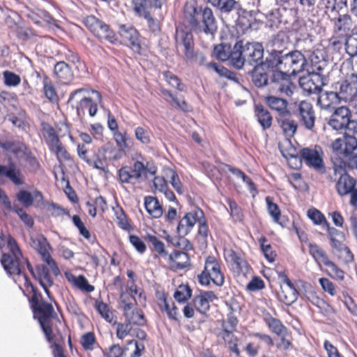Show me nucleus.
Listing matches in <instances>:
<instances>
[{"instance_id": "c756f323", "label": "nucleus", "mask_w": 357, "mask_h": 357, "mask_svg": "<svg viewBox=\"0 0 357 357\" xmlns=\"http://www.w3.org/2000/svg\"><path fill=\"white\" fill-rule=\"evenodd\" d=\"M235 331L222 330L217 333V336L227 344L229 349L236 356H240V350L238 348V338L234 334Z\"/></svg>"}, {"instance_id": "79ce46f5", "label": "nucleus", "mask_w": 357, "mask_h": 357, "mask_svg": "<svg viewBox=\"0 0 357 357\" xmlns=\"http://www.w3.org/2000/svg\"><path fill=\"white\" fill-rule=\"evenodd\" d=\"M211 3L216 7L222 13L226 14L238 10L240 7V3L236 0H214Z\"/></svg>"}, {"instance_id": "bb28decb", "label": "nucleus", "mask_w": 357, "mask_h": 357, "mask_svg": "<svg viewBox=\"0 0 357 357\" xmlns=\"http://www.w3.org/2000/svg\"><path fill=\"white\" fill-rule=\"evenodd\" d=\"M317 7L326 14L339 13L340 10L347 8V0H319Z\"/></svg>"}, {"instance_id": "a19ab883", "label": "nucleus", "mask_w": 357, "mask_h": 357, "mask_svg": "<svg viewBox=\"0 0 357 357\" xmlns=\"http://www.w3.org/2000/svg\"><path fill=\"white\" fill-rule=\"evenodd\" d=\"M169 260L177 268L183 269L190 264L188 254L183 251L176 250L169 255Z\"/></svg>"}, {"instance_id": "09e8293b", "label": "nucleus", "mask_w": 357, "mask_h": 357, "mask_svg": "<svg viewBox=\"0 0 357 357\" xmlns=\"http://www.w3.org/2000/svg\"><path fill=\"white\" fill-rule=\"evenodd\" d=\"M145 239L151 244L152 249L159 255L161 257H165L167 255L165 244L155 235L148 234L146 236Z\"/></svg>"}, {"instance_id": "c03bdc74", "label": "nucleus", "mask_w": 357, "mask_h": 357, "mask_svg": "<svg viewBox=\"0 0 357 357\" xmlns=\"http://www.w3.org/2000/svg\"><path fill=\"white\" fill-rule=\"evenodd\" d=\"M262 66L254 67L252 73V80L254 84L257 87H262L269 84V75L261 70Z\"/></svg>"}, {"instance_id": "393cba45", "label": "nucleus", "mask_w": 357, "mask_h": 357, "mask_svg": "<svg viewBox=\"0 0 357 357\" xmlns=\"http://www.w3.org/2000/svg\"><path fill=\"white\" fill-rule=\"evenodd\" d=\"M35 278L38 280L46 294L50 298V292L48 288L53 285L54 280L46 265H40L36 267V278Z\"/></svg>"}, {"instance_id": "dca6fc26", "label": "nucleus", "mask_w": 357, "mask_h": 357, "mask_svg": "<svg viewBox=\"0 0 357 357\" xmlns=\"http://www.w3.org/2000/svg\"><path fill=\"white\" fill-rule=\"evenodd\" d=\"M119 34L125 43L135 52L139 53L141 50V45L139 39V33L136 29L132 26L126 24L121 25L119 27Z\"/></svg>"}, {"instance_id": "cd10ccee", "label": "nucleus", "mask_w": 357, "mask_h": 357, "mask_svg": "<svg viewBox=\"0 0 357 357\" xmlns=\"http://www.w3.org/2000/svg\"><path fill=\"white\" fill-rule=\"evenodd\" d=\"M126 306L123 312L126 320L132 325L144 326L146 320L142 310L136 307L130 310L129 305Z\"/></svg>"}, {"instance_id": "5701e85b", "label": "nucleus", "mask_w": 357, "mask_h": 357, "mask_svg": "<svg viewBox=\"0 0 357 357\" xmlns=\"http://www.w3.org/2000/svg\"><path fill=\"white\" fill-rule=\"evenodd\" d=\"M357 181L348 173L339 177L336 182L335 189L337 194L344 197L349 195L356 185Z\"/></svg>"}, {"instance_id": "6e6d98bb", "label": "nucleus", "mask_w": 357, "mask_h": 357, "mask_svg": "<svg viewBox=\"0 0 357 357\" xmlns=\"http://www.w3.org/2000/svg\"><path fill=\"white\" fill-rule=\"evenodd\" d=\"M344 144L345 147L341 155H342V158H344L349 155L354 153V151L357 149V139L352 135H344Z\"/></svg>"}, {"instance_id": "9d476101", "label": "nucleus", "mask_w": 357, "mask_h": 357, "mask_svg": "<svg viewBox=\"0 0 357 357\" xmlns=\"http://www.w3.org/2000/svg\"><path fill=\"white\" fill-rule=\"evenodd\" d=\"M285 47L280 43L278 38H275L273 40L272 48L268 50V53L265 61H264L263 66L267 68H278L281 70L282 66L283 58L284 54Z\"/></svg>"}, {"instance_id": "f3484780", "label": "nucleus", "mask_w": 357, "mask_h": 357, "mask_svg": "<svg viewBox=\"0 0 357 357\" xmlns=\"http://www.w3.org/2000/svg\"><path fill=\"white\" fill-rule=\"evenodd\" d=\"M204 271L208 273L213 278L212 282L217 286L224 284L225 278L220 271V266L216 259L213 256H208L205 261Z\"/></svg>"}, {"instance_id": "f704fd0d", "label": "nucleus", "mask_w": 357, "mask_h": 357, "mask_svg": "<svg viewBox=\"0 0 357 357\" xmlns=\"http://www.w3.org/2000/svg\"><path fill=\"white\" fill-rule=\"evenodd\" d=\"M309 253L314 261L320 266L324 264L326 266L331 264V261L326 252L319 245L316 243H310L308 244Z\"/></svg>"}, {"instance_id": "4468645a", "label": "nucleus", "mask_w": 357, "mask_h": 357, "mask_svg": "<svg viewBox=\"0 0 357 357\" xmlns=\"http://www.w3.org/2000/svg\"><path fill=\"white\" fill-rule=\"evenodd\" d=\"M354 23L350 15H339L333 19V31L339 37H347L353 33Z\"/></svg>"}, {"instance_id": "774afa93", "label": "nucleus", "mask_w": 357, "mask_h": 357, "mask_svg": "<svg viewBox=\"0 0 357 357\" xmlns=\"http://www.w3.org/2000/svg\"><path fill=\"white\" fill-rule=\"evenodd\" d=\"M238 323L237 317L233 312H230L227 314V319L222 321V330L236 331Z\"/></svg>"}, {"instance_id": "338daca9", "label": "nucleus", "mask_w": 357, "mask_h": 357, "mask_svg": "<svg viewBox=\"0 0 357 357\" xmlns=\"http://www.w3.org/2000/svg\"><path fill=\"white\" fill-rule=\"evenodd\" d=\"M3 75L4 84L7 86L15 87L21 82L20 77L11 71L6 70L3 73Z\"/></svg>"}, {"instance_id": "1a4fd4ad", "label": "nucleus", "mask_w": 357, "mask_h": 357, "mask_svg": "<svg viewBox=\"0 0 357 357\" xmlns=\"http://www.w3.org/2000/svg\"><path fill=\"white\" fill-rule=\"evenodd\" d=\"M305 56L301 51L287 52L285 50L281 70L288 73L289 75H295L302 72L307 63Z\"/></svg>"}, {"instance_id": "a18cd8bd", "label": "nucleus", "mask_w": 357, "mask_h": 357, "mask_svg": "<svg viewBox=\"0 0 357 357\" xmlns=\"http://www.w3.org/2000/svg\"><path fill=\"white\" fill-rule=\"evenodd\" d=\"M264 319L271 332L276 335H281L286 331V327L281 321L273 317L269 313L264 317Z\"/></svg>"}, {"instance_id": "3c124183", "label": "nucleus", "mask_w": 357, "mask_h": 357, "mask_svg": "<svg viewBox=\"0 0 357 357\" xmlns=\"http://www.w3.org/2000/svg\"><path fill=\"white\" fill-rule=\"evenodd\" d=\"M96 310L101 315L102 318L109 323H112L114 321V315L112 311L110 310L109 306L102 301H96L95 305Z\"/></svg>"}, {"instance_id": "de8ad7c7", "label": "nucleus", "mask_w": 357, "mask_h": 357, "mask_svg": "<svg viewBox=\"0 0 357 357\" xmlns=\"http://www.w3.org/2000/svg\"><path fill=\"white\" fill-rule=\"evenodd\" d=\"M196 216L197 218V222L198 223V234L202 238L203 242L206 243L209 230L203 211L198 209Z\"/></svg>"}, {"instance_id": "ea45409f", "label": "nucleus", "mask_w": 357, "mask_h": 357, "mask_svg": "<svg viewBox=\"0 0 357 357\" xmlns=\"http://www.w3.org/2000/svg\"><path fill=\"white\" fill-rule=\"evenodd\" d=\"M280 291L278 292V298L287 305H291L294 303L298 296V292L296 288L283 287L280 286Z\"/></svg>"}, {"instance_id": "ddd939ff", "label": "nucleus", "mask_w": 357, "mask_h": 357, "mask_svg": "<svg viewBox=\"0 0 357 357\" xmlns=\"http://www.w3.org/2000/svg\"><path fill=\"white\" fill-rule=\"evenodd\" d=\"M324 84L323 77L317 73H309L299 79V85L308 93H319Z\"/></svg>"}, {"instance_id": "6e6552de", "label": "nucleus", "mask_w": 357, "mask_h": 357, "mask_svg": "<svg viewBox=\"0 0 357 357\" xmlns=\"http://www.w3.org/2000/svg\"><path fill=\"white\" fill-rule=\"evenodd\" d=\"M301 161L317 172L324 173L325 165L324 162V153L319 146L313 148H303L300 152Z\"/></svg>"}, {"instance_id": "4d7b16f0", "label": "nucleus", "mask_w": 357, "mask_h": 357, "mask_svg": "<svg viewBox=\"0 0 357 357\" xmlns=\"http://www.w3.org/2000/svg\"><path fill=\"white\" fill-rule=\"evenodd\" d=\"M331 160L333 166L331 168H329L328 170L332 171L337 176H338V178L347 173L345 164L344 163L342 158L337 155L336 157H333Z\"/></svg>"}, {"instance_id": "e433bc0d", "label": "nucleus", "mask_w": 357, "mask_h": 357, "mask_svg": "<svg viewBox=\"0 0 357 357\" xmlns=\"http://www.w3.org/2000/svg\"><path fill=\"white\" fill-rule=\"evenodd\" d=\"M41 130L45 143L49 149L60 142L59 137L54 128L47 122L41 123Z\"/></svg>"}, {"instance_id": "5fc2aeb1", "label": "nucleus", "mask_w": 357, "mask_h": 357, "mask_svg": "<svg viewBox=\"0 0 357 357\" xmlns=\"http://www.w3.org/2000/svg\"><path fill=\"white\" fill-rule=\"evenodd\" d=\"M73 284L82 291L91 293L94 290V287L90 284L84 275L75 276L72 275Z\"/></svg>"}, {"instance_id": "a878e982", "label": "nucleus", "mask_w": 357, "mask_h": 357, "mask_svg": "<svg viewBox=\"0 0 357 357\" xmlns=\"http://www.w3.org/2000/svg\"><path fill=\"white\" fill-rule=\"evenodd\" d=\"M217 22L213 10L208 7L203 8L202 31L206 34H214L217 31Z\"/></svg>"}, {"instance_id": "9b49d317", "label": "nucleus", "mask_w": 357, "mask_h": 357, "mask_svg": "<svg viewBox=\"0 0 357 357\" xmlns=\"http://www.w3.org/2000/svg\"><path fill=\"white\" fill-rule=\"evenodd\" d=\"M176 47L178 50L180 48L184 53L185 56H191V51L194 50L195 43L192 32L182 26H177L175 34Z\"/></svg>"}, {"instance_id": "4c0bfd02", "label": "nucleus", "mask_w": 357, "mask_h": 357, "mask_svg": "<svg viewBox=\"0 0 357 357\" xmlns=\"http://www.w3.org/2000/svg\"><path fill=\"white\" fill-rule=\"evenodd\" d=\"M30 244L31 246L41 256L42 259L50 255L48 250L50 245L46 238L43 236L36 238L31 237Z\"/></svg>"}, {"instance_id": "423d86ee", "label": "nucleus", "mask_w": 357, "mask_h": 357, "mask_svg": "<svg viewBox=\"0 0 357 357\" xmlns=\"http://www.w3.org/2000/svg\"><path fill=\"white\" fill-rule=\"evenodd\" d=\"M84 24L100 40L114 44L117 41L115 33L109 26L93 15H88L83 20Z\"/></svg>"}, {"instance_id": "0eeeda50", "label": "nucleus", "mask_w": 357, "mask_h": 357, "mask_svg": "<svg viewBox=\"0 0 357 357\" xmlns=\"http://www.w3.org/2000/svg\"><path fill=\"white\" fill-rule=\"evenodd\" d=\"M269 78V85L273 93L285 94L287 96L293 93V84L288 73L282 70H273L270 72Z\"/></svg>"}, {"instance_id": "412c9836", "label": "nucleus", "mask_w": 357, "mask_h": 357, "mask_svg": "<svg viewBox=\"0 0 357 357\" xmlns=\"http://www.w3.org/2000/svg\"><path fill=\"white\" fill-rule=\"evenodd\" d=\"M203 8L200 6L195 8L192 5H185L184 15L190 26L195 29H199L202 31Z\"/></svg>"}, {"instance_id": "6ab92c4d", "label": "nucleus", "mask_w": 357, "mask_h": 357, "mask_svg": "<svg viewBox=\"0 0 357 357\" xmlns=\"http://www.w3.org/2000/svg\"><path fill=\"white\" fill-rule=\"evenodd\" d=\"M341 103L340 97L337 91H324L321 90L317 98V105L322 109L328 110L333 109L337 104Z\"/></svg>"}, {"instance_id": "c85d7f7f", "label": "nucleus", "mask_w": 357, "mask_h": 357, "mask_svg": "<svg viewBox=\"0 0 357 357\" xmlns=\"http://www.w3.org/2000/svg\"><path fill=\"white\" fill-rule=\"evenodd\" d=\"M277 121L280 124L284 134L287 137H293L296 132L298 124L296 121L291 119V113L282 114L277 117Z\"/></svg>"}, {"instance_id": "0e129e2a", "label": "nucleus", "mask_w": 357, "mask_h": 357, "mask_svg": "<svg viewBox=\"0 0 357 357\" xmlns=\"http://www.w3.org/2000/svg\"><path fill=\"white\" fill-rule=\"evenodd\" d=\"M24 278L25 280V285H26L27 287L30 286L33 291V295L30 298L29 302L31 309H33L35 307L40 305V303H43L44 301H42L41 294L36 291L34 287L31 284V281L29 280L26 275L24 274Z\"/></svg>"}, {"instance_id": "39448f33", "label": "nucleus", "mask_w": 357, "mask_h": 357, "mask_svg": "<svg viewBox=\"0 0 357 357\" xmlns=\"http://www.w3.org/2000/svg\"><path fill=\"white\" fill-rule=\"evenodd\" d=\"M34 314V319L40 324L41 329L45 335L49 343L53 341V331L52 328V318L54 310L52 304L47 302L40 303V305L32 309Z\"/></svg>"}, {"instance_id": "e2e57ef3", "label": "nucleus", "mask_w": 357, "mask_h": 357, "mask_svg": "<svg viewBox=\"0 0 357 357\" xmlns=\"http://www.w3.org/2000/svg\"><path fill=\"white\" fill-rule=\"evenodd\" d=\"M266 202L269 215L272 217L275 222L280 223L279 219L281 215V212L279 206L278 204L273 202L271 197H266Z\"/></svg>"}, {"instance_id": "49530a36", "label": "nucleus", "mask_w": 357, "mask_h": 357, "mask_svg": "<svg viewBox=\"0 0 357 357\" xmlns=\"http://www.w3.org/2000/svg\"><path fill=\"white\" fill-rule=\"evenodd\" d=\"M206 66L208 69L213 70L219 76L226 77L230 80H234L238 82V80L236 77V74L226 68L222 65H220L217 63L211 62L206 64Z\"/></svg>"}, {"instance_id": "7c9ffc66", "label": "nucleus", "mask_w": 357, "mask_h": 357, "mask_svg": "<svg viewBox=\"0 0 357 357\" xmlns=\"http://www.w3.org/2000/svg\"><path fill=\"white\" fill-rule=\"evenodd\" d=\"M255 114L258 123L264 130L269 129L272 126L273 117L269 111L261 105L255 107Z\"/></svg>"}, {"instance_id": "72a5a7b5", "label": "nucleus", "mask_w": 357, "mask_h": 357, "mask_svg": "<svg viewBox=\"0 0 357 357\" xmlns=\"http://www.w3.org/2000/svg\"><path fill=\"white\" fill-rule=\"evenodd\" d=\"M144 206L147 213L153 218H159L162 215L163 210L156 197L148 196L144 198Z\"/></svg>"}, {"instance_id": "aec40b11", "label": "nucleus", "mask_w": 357, "mask_h": 357, "mask_svg": "<svg viewBox=\"0 0 357 357\" xmlns=\"http://www.w3.org/2000/svg\"><path fill=\"white\" fill-rule=\"evenodd\" d=\"M198 209L199 208H197L193 211L187 213L184 217L178 222L176 227V232L178 236H185L191 231L197 221L196 215L198 213Z\"/></svg>"}, {"instance_id": "473e14b6", "label": "nucleus", "mask_w": 357, "mask_h": 357, "mask_svg": "<svg viewBox=\"0 0 357 357\" xmlns=\"http://www.w3.org/2000/svg\"><path fill=\"white\" fill-rule=\"evenodd\" d=\"M130 167L135 175H136V176L138 178L139 181L142 179L143 176L147 177V174L154 175L157 172V168L149 162H147L146 164H144L141 161L135 160L134 161L132 165Z\"/></svg>"}, {"instance_id": "69168bd1", "label": "nucleus", "mask_w": 357, "mask_h": 357, "mask_svg": "<svg viewBox=\"0 0 357 357\" xmlns=\"http://www.w3.org/2000/svg\"><path fill=\"white\" fill-rule=\"evenodd\" d=\"M135 136L143 144H149L151 142V132L149 128L137 127L135 130Z\"/></svg>"}, {"instance_id": "052dcab7", "label": "nucleus", "mask_w": 357, "mask_h": 357, "mask_svg": "<svg viewBox=\"0 0 357 357\" xmlns=\"http://www.w3.org/2000/svg\"><path fill=\"white\" fill-rule=\"evenodd\" d=\"M345 51L351 56H357V33L346 37Z\"/></svg>"}, {"instance_id": "58836bf2", "label": "nucleus", "mask_w": 357, "mask_h": 357, "mask_svg": "<svg viewBox=\"0 0 357 357\" xmlns=\"http://www.w3.org/2000/svg\"><path fill=\"white\" fill-rule=\"evenodd\" d=\"M158 305L162 311H165L169 319L178 321V308L174 303L172 302V305L169 303L167 299V295L163 294L159 298Z\"/></svg>"}, {"instance_id": "a211bd4d", "label": "nucleus", "mask_w": 357, "mask_h": 357, "mask_svg": "<svg viewBox=\"0 0 357 357\" xmlns=\"http://www.w3.org/2000/svg\"><path fill=\"white\" fill-rule=\"evenodd\" d=\"M240 48L237 46V42L234 44L233 47L229 44L222 43L218 45L214 48V54L216 58L221 61H229L231 65L235 68L234 61V53L237 52V51Z\"/></svg>"}, {"instance_id": "2f4dec72", "label": "nucleus", "mask_w": 357, "mask_h": 357, "mask_svg": "<svg viewBox=\"0 0 357 357\" xmlns=\"http://www.w3.org/2000/svg\"><path fill=\"white\" fill-rule=\"evenodd\" d=\"M0 176L8 178L14 184L20 185L23 184L24 181L21 178L20 170L16 169L14 163H10L8 166L0 165Z\"/></svg>"}, {"instance_id": "4be33fe9", "label": "nucleus", "mask_w": 357, "mask_h": 357, "mask_svg": "<svg viewBox=\"0 0 357 357\" xmlns=\"http://www.w3.org/2000/svg\"><path fill=\"white\" fill-rule=\"evenodd\" d=\"M16 199L25 208L32 206L33 202L38 204H40L43 202L42 193L37 190L32 193L26 190H20L16 194Z\"/></svg>"}, {"instance_id": "bf43d9fd", "label": "nucleus", "mask_w": 357, "mask_h": 357, "mask_svg": "<svg viewBox=\"0 0 357 357\" xmlns=\"http://www.w3.org/2000/svg\"><path fill=\"white\" fill-rule=\"evenodd\" d=\"M259 242L260 243L261 250L266 259L270 262L274 261L276 257V254L273 250L271 244L266 243V238L264 236L261 237L259 239Z\"/></svg>"}, {"instance_id": "f257e3e1", "label": "nucleus", "mask_w": 357, "mask_h": 357, "mask_svg": "<svg viewBox=\"0 0 357 357\" xmlns=\"http://www.w3.org/2000/svg\"><path fill=\"white\" fill-rule=\"evenodd\" d=\"M7 242L9 253H3L1 258V264L6 273L9 275H20L22 273V253L17 241L11 236H6L0 234V248Z\"/></svg>"}, {"instance_id": "c9c22d12", "label": "nucleus", "mask_w": 357, "mask_h": 357, "mask_svg": "<svg viewBox=\"0 0 357 357\" xmlns=\"http://www.w3.org/2000/svg\"><path fill=\"white\" fill-rule=\"evenodd\" d=\"M266 102L270 108L278 112V116L289 114V111L287 109L288 102L284 98L269 96L266 98Z\"/></svg>"}, {"instance_id": "f03ea898", "label": "nucleus", "mask_w": 357, "mask_h": 357, "mask_svg": "<svg viewBox=\"0 0 357 357\" xmlns=\"http://www.w3.org/2000/svg\"><path fill=\"white\" fill-rule=\"evenodd\" d=\"M237 46L240 48L237 52L234 53V60L235 68L241 69L245 63L250 66H262L264 63V49L260 43H243L242 40L237 41Z\"/></svg>"}, {"instance_id": "b1692460", "label": "nucleus", "mask_w": 357, "mask_h": 357, "mask_svg": "<svg viewBox=\"0 0 357 357\" xmlns=\"http://www.w3.org/2000/svg\"><path fill=\"white\" fill-rule=\"evenodd\" d=\"M54 74L62 84H69L73 79L71 68L64 61L57 62L54 65Z\"/></svg>"}, {"instance_id": "864d4df0", "label": "nucleus", "mask_w": 357, "mask_h": 357, "mask_svg": "<svg viewBox=\"0 0 357 357\" xmlns=\"http://www.w3.org/2000/svg\"><path fill=\"white\" fill-rule=\"evenodd\" d=\"M294 29L296 33V38L297 43L312 38L310 33V29L305 23L298 22L294 24Z\"/></svg>"}, {"instance_id": "7ed1b4c3", "label": "nucleus", "mask_w": 357, "mask_h": 357, "mask_svg": "<svg viewBox=\"0 0 357 357\" xmlns=\"http://www.w3.org/2000/svg\"><path fill=\"white\" fill-rule=\"evenodd\" d=\"M88 89L80 88L70 93L68 103L72 108L76 110L79 118L82 119L85 116V111L88 109L90 116H94L98 111L97 103L91 98L86 96Z\"/></svg>"}, {"instance_id": "680f3d73", "label": "nucleus", "mask_w": 357, "mask_h": 357, "mask_svg": "<svg viewBox=\"0 0 357 357\" xmlns=\"http://www.w3.org/2000/svg\"><path fill=\"white\" fill-rule=\"evenodd\" d=\"M193 305L201 314L206 313L210 308V304L205 298L199 293L193 298Z\"/></svg>"}, {"instance_id": "f8f14e48", "label": "nucleus", "mask_w": 357, "mask_h": 357, "mask_svg": "<svg viewBox=\"0 0 357 357\" xmlns=\"http://www.w3.org/2000/svg\"><path fill=\"white\" fill-rule=\"evenodd\" d=\"M297 116L302 125L307 130H312L315 123V114L312 103L307 100L301 101L297 106Z\"/></svg>"}, {"instance_id": "8fccbe9b", "label": "nucleus", "mask_w": 357, "mask_h": 357, "mask_svg": "<svg viewBox=\"0 0 357 357\" xmlns=\"http://www.w3.org/2000/svg\"><path fill=\"white\" fill-rule=\"evenodd\" d=\"M0 146L3 149L12 152L15 155L22 153L26 149V145L18 141H6L0 142Z\"/></svg>"}, {"instance_id": "2eb2a0df", "label": "nucleus", "mask_w": 357, "mask_h": 357, "mask_svg": "<svg viewBox=\"0 0 357 357\" xmlns=\"http://www.w3.org/2000/svg\"><path fill=\"white\" fill-rule=\"evenodd\" d=\"M351 118L350 109L344 106L337 108L330 117L328 124L334 130H340L345 128Z\"/></svg>"}, {"instance_id": "13d9d810", "label": "nucleus", "mask_w": 357, "mask_h": 357, "mask_svg": "<svg viewBox=\"0 0 357 357\" xmlns=\"http://www.w3.org/2000/svg\"><path fill=\"white\" fill-rule=\"evenodd\" d=\"M133 10L135 13L140 16L145 17L150 14L148 10V7L151 6V3L147 0H132Z\"/></svg>"}, {"instance_id": "603ef678", "label": "nucleus", "mask_w": 357, "mask_h": 357, "mask_svg": "<svg viewBox=\"0 0 357 357\" xmlns=\"http://www.w3.org/2000/svg\"><path fill=\"white\" fill-rule=\"evenodd\" d=\"M192 296V290L188 284H181L174 294V298L178 303H185Z\"/></svg>"}, {"instance_id": "20e7f679", "label": "nucleus", "mask_w": 357, "mask_h": 357, "mask_svg": "<svg viewBox=\"0 0 357 357\" xmlns=\"http://www.w3.org/2000/svg\"><path fill=\"white\" fill-rule=\"evenodd\" d=\"M333 86L337 91L341 102H348L357 114V75L352 73Z\"/></svg>"}, {"instance_id": "37998d69", "label": "nucleus", "mask_w": 357, "mask_h": 357, "mask_svg": "<svg viewBox=\"0 0 357 357\" xmlns=\"http://www.w3.org/2000/svg\"><path fill=\"white\" fill-rule=\"evenodd\" d=\"M119 180L121 183L135 184L139 181L130 166H123L118 171Z\"/></svg>"}]
</instances>
